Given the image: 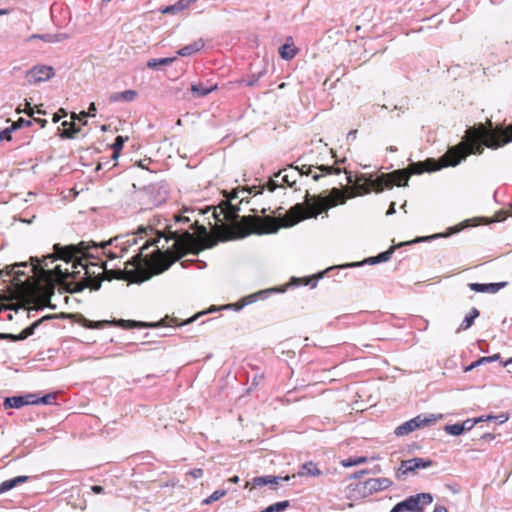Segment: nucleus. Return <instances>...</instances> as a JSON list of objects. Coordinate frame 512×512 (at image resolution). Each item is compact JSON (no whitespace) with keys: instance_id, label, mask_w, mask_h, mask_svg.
<instances>
[{"instance_id":"nucleus-1","label":"nucleus","mask_w":512,"mask_h":512,"mask_svg":"<svg viewBox=\"0 0 512 512\" xmlns=\"http://www.w3.org/2000/svg\"><path fill=\"white\" fill-rule=\"evenodd\" d=\"M489 127L480 125L478 128H469L466 131L465 142L452 147L440 159L441 165H437L434 161L428 160L426 163H413L408 169H399L391 173H383L377 178L365 179L363 187L364 193L371 190L376 193L382 192L385 188H392L393 185L407 186L411 174H421L423 171H436L441 167L456 166L462 159L469 154H481L484 150L483 146L491 149H497L512 141V125L503 128H493L491 121L488 122Z\"/></svg>"},{"instance_id":"nucleus-2","label":"nucleus","mask_w":512,"mask_h":512,"mask_svg":"<svg viewBox=\"0 0 512 512\" xmlns=\"http://www.w3.org/2000/svg\"><path fill=\"white\" fill-rule=\"evenodd\" d=\"M136 244V237L132 236L126 241L116 237L110 239L108 242H102L101 244H92L86 242H80L77 245H68L65 247H58L55 245L56 256L48 255L43 260V265L38 263V266L42 270L48 267L49 263H53L55 259L63 260V265H57L52 271V274L57 278L58 281L62 282L63 285L67 286L70 292H80L85 287L90 286L93 290H98L101 286V281L91 279L89 276V266H99V268L106 270V263L101 261L98 263L88 262L89 259H99L100 254H105L110 260L119 257V254L112 251H107L108 245H115L116 248H120L121 253L124 252L127 246Z\"/></svg>"},{"instance_id":"nucleus-3","label":"nucleus","mask_w":512,"mask_h":512,"mask_svg":"<svg viewBox=\"0 0 512 512\" xmlns=\"http://www.w3.org/2000/svg\"><path fill=\"white\" fill-rule=\"evenodd\" d=\"M346 197L343 193L333 188L329 196H313L306 195L304 204H296L291 207L284 216L277 218L271 216H245L241 219V223L249 230L241 237L250 232L258 234L276 233L280 227H291L307 218H315L323 211L327 212L330 207L336 206L338 203L344 204Z\"/></svg>"},{"instance_id":"nucleus-4","label":"nucleus","mask_w":512,"mask_h":512,"mask_svg":"<svg viewBox=\"0 0 512 512\" xmlns=\"http://www.w3.org/2000/svg\"><path fill=\"white\" fill-rule=\"evenodd\" d=\"M174 236H177V233L173 232ZM173 251H170V248L167 249L166 252H162L159 248H157L154 253L155 255L154 262L150 266H146L143 263L142 252L137 253L131 261H126L123 270H119L121 273V277L135 283H142L148 279H150L155 274H160L167 270L177 259L185 255L188 247L178 238L173 237L172 247Z\"/></svg>"},{"instance_id":"nucleus-5","label":"nucleus","mask_w":512,"mask_h":512,"mask_svg":"<svg viewBox=\"0 0 512 512\" xmlns=\"http://www.w3.org/2000/svg\"><path fill=\"white\" fill-rule=\"evenodd\" d=\"M441 418V414H420L398 426L394 433L396 436H405L422 427L433 425Z\"/></svg>"},{"instance_id":"nucleus-6","label":"nucleus","mask_w":512,"mask_h":512,"mask_svg":"<svg viewBox=\"0 0 512 512\" xmlns=\"http://www.w3.org/2000/svg\"><path fill=\"white\" fill-rule=\"evenodd\" d=\"M432 501L431 494L419 493L397 503L390 512H423V507L431 504Z\"/></svg>"},{"instance_id":"nucleus-7","label":"nucleus","mask_w":512,"mask_h":512,"mask_svg":"<svg viewBox=\"0 0 512 512\" xmlns=\"http://www.w3.org/2000/svg\"><path fill=\"white\" fill-rule=\"evenodd\" d=\"M238 198V192L233 191L226 201H223L213 210V217L216 222H229L234 224L238 218L239 209L231 203V200Z\"/></svg>"},{"instance_id":"nucleus-8","label":"nucleus","mask_w":512,"mask_h":512,"mask_svg":"<svg viewBox=\"0 0 512 512\" xmlns=\"http://www.w3.org/2000/svg\"><path fill=\"white\" fill-rule=\"evenodd\" d=\"M392 485L389 478H371L365 482L355 485L353 491L357 493L358 497L365 498L374 493L388 489Z\"/></svg>"},{"instance_id":"nucleus-9","label":"nucleus","mask_w":512,"mask_h":512,"mask_svg":"<svg viewBox=\"0 0 512 512\" xmlns=\"http://www.w3.org/2000/svg\"><path fill=\"white\" fill-rule=\"evenodd\" d=\"M55 75L52 66L36 65L26 73V79L29 84H38L51 79Z\"/></svg>"},{"instance_id":"nucleus-10","label":"nucleus","mask_w":512,"mask_h":512,"mask_svg":"<svg viewBox=\"0 0 512 512\" xmlns=\"http://www.w3.org/2000/svg\"><path fill=\"white\" fill-rule=\"evenodd\" d=\"M433 462L429 459L424 458H412L409 460L402 461L400 471L402 474L415 471L417 469H425L432 466Z\"/></svg>"},{"instance_id":"nucleus-11","label":"nucleus","mask_w":512,"mask_h":512,"mask_svg":"<svg viewBox=\"0 0 512 512\" xmlns=\"http://www.w3.org/2000/svg\"><path fill=\"white\" fill-rule=\"evenodd\" d=\"M323 474V472L318 468V465L312 461H308L303 463L300 466L299 471L297 474L292 475V478H295L296 476L299 477H319Z\"/></svg>"},{"instance_id":"nucleus-12","label":"nucleus","mask_w":512,"mask_h":512,"mask_svg":"<svg viewBox=\"0 0 512 512\" xmlns=\"http://www.w3.org/2000/svg\"><path fill=\"white\" fill-rule=\"evenodd\" d=\"M506 285V282L499 283H469L470 290L478 293H496Z\"/></svg>"},{"instance_id":"nucleus-13","label":"nucleus","mask_w":512,"mask_h":512,"mask_svg":"<svg viewBox=\"0 0 512 512\" xmlns=\"http://www.w3.org/2000/svg\"><path fill=\"white\" fill-rule=\"evenodd\" d=\"M290 476L287 475L285 477L266 475V476H258L252 479L253 487H262L265 485H277L280 481H288L290 480Z\"/></svg>"},{"instance_id":"nucleus-14","label":"nucleus","mask_w":512,"mask_h":512,"mask_svg":"<svg viewBox=\"0 0 512 512\" xmlns=\"http://www.w3.org/2000/svg\"><path fill=\"white\" fill-rule=\"evenodd\" d=\"M297 54V49L294 46L291 37L286 39V42L279 48V55L284 60H291Z\"/></svg>"},{"instance_id":"nucleus-15","label":"nucleus","mask_w":512,"mask_h":512,"mask_svg":"<svg viewBox=\"0 0 512 512\" xmlns=\"http://www.w3.org/2000/svg\"><path fill=\"white\" fill-rule=\"evenodd\" d=\"M28 479V476H17L15 478L3 481L0 483V494L15 488L19 484L25 483Z\"/></svg>"},{"instance_id":"nucleus-16","label":"nucleus","mask_w":512,"mask_h":512,"mask_svg":"<svg viewBox=\"0 0 512 512\" xmlns=\"http://www.w3.org/2000/svg\"><path fill=\"white\" fill-rule=\"evenodd\" d=\"M204 47V42L199 39L191 44H188L184 47H182L181 49H179L177 51V54L180 55V56H189V55H192L193 53H196L198 52L199 50H201L202 48Z\"/></svg>"},{"instance_id":"nucleus-17","label":"nucleus","mask_w":512,"mask_h":512,"mask_svg":"<svg viewBox=\"0 0 512 512\" xmlns=\"http://www.w3.org/2000/svg\"><path fill=\"white\" fill-rule=\"evenodd\" d=\"M137 92L135 90H125L123 92L113 93L110 96L111 102H117V101H125V102H131L136 99Z\"/></svg>"},{"instance_id":"nucleus-18","label":"nucleus","mask_w":512,"mask_h":512,"mask_svg":"<svg viewBox=\"0 0 512 512\" xmlns=\"http://www.w3.org/2000/svg\"><path fill=\"white\" fill-rule=\"evenodd\" d=\"M297 175L298 172L295 169L291 170L290 172H288L287 169H284L282 171H279L276 174V177L282 176V181L291 187L296 183Z\"/></svg>"},{"instance_id":"nucleus-19","label":"nucleus","mask_w":512,"mask_h":512,"mask_svg":"<svg viewBox=\"0 0 512 512\" xmlns=\"http://www.w3.org/2000/svg\"><path fill=\"white\" fill-rule=\"evenodd\" d=\"M479 316V311L476 308H472L470 313L464 318L462 323L460 324L458 331L467 330L469 329L473 323L474 320Z\"/></svg>"},{"instance_id":"nucleus-20","label":"nucleus","mask_w":512,"mask_h":512,"mask_svg":"<svg viewBox=\"0 0 512 512\" xmlns=\"http://www.w3.org/2000/svg\"><path fill=\"white\" fill-rule=\"evenodd\" d=\"M217 85L206 87L202 83H196L191 85V91L196 94L198 97H204L208 95L210 92L215 90Z\"/></svg>"},{"instance_id":"nucleus-21","label":"nucleus","mask_w":512,"mask_h":512,"mask_svg":"<svg viewBox=\"0 0 512 512\" xmlns=\"http://www.w3.org/2000/svg\"><path fill=\"white\" fill-rule=\"evenodd\" d=\"M32 38H39L46 42H61L68 38V35L65 33H58V34H45V35H33Z\"/></svg>"},{"instance_id":"nucleus-22","label":"nucleus","mask_w":512,"mask_h":512,"mask_svg":"<svg viewBox=\"0 0 512 512\" xmlns=\"http://www.w3.org/2000/svg\"><path fill=\"white\" fill-rule=\"evenodd\" d=\"M176 60V57H166V58H158V59H150L147 62V67L150 69H155L160 66H166L173 63Z\"/></svg>"},{"instance_id":"nucleus-23","label":"nucleus","mask_w":512,"mask_h":512,"mask_svg":"<svg viewBox=\"0 0 512 512\" xmlns=\"http://www.w3.org/2000/svg\"><path fill=\"white\" fill-rule=\"evenodd\" d=\"M392 254H393V248H390L389 250L382 252L375 257L368 258L365 262L370 263V264L386 262L391 258Z\"/></svg>"},{"instance_id":"nucleus-24","label":"nucleus","mask_w":512,"mask_h":512,"mask_svg":"<svg viewBox=\"0 0 512 512\" xmlns=\"http://www.w3.org/2000/svg\"><path fill=\"white\" fill-rule=\"evenodd\" d=\"M62 126L69 127L61 133L62 138H74L75 135L79 132V128H76L74 122L63 121Z\"/></svg>"},{"instance_id":"nucleus-25","label":"nucleus","mask_w":512,"mask_h":512,"mask_svg":"<svg viewBox=\"0 0 512 512\" xmlns=\"http://www.w3.org/2000/svg\"><path fill=\"white\" fill-rule=\"evenodd\" d=\"M5 408H21L25 406L22 396L8 397L4 401Z\"/></svg>"},{"instance_id":"nucleus-26","label":"nucleus","mask_w":512,"mask_h":512,"mask_svg":"<svg viewBox=\"0 0 512 512\" xmlns=\"http://www.w3.org/2000/svg\"><path fill=\"white\" fill-rule=\"evenodd\" d=\"M47 317H43L42 319L34 322L32 325H30L29 327L25 328L20 334L16 335L17 337V341H20V340H24L26 339L27 337L31 336L34 334V331H35V328L38 327V325L43 321L45 320Z\"/></svg>"},{"instance_id":"nucleus-27","label":"nucleus","mask_w":512,"mask_h":512,"mask_svg":"<svg viewBox=\"0 0 512 512\" xmlns=\"http://www.w3.org/2000/svg\"><path fill=\"white\" fill-rule=\"evenodd\" d=\"M366 462H367V458L364 456H360V457H350V458L344 459L340 463L343 467L348 468V467L357 466V465H360V464H363Z\"/></svg>"},{"instance_id":"nucleus-28","label":"nucleus","mask_w":512,"mask_h":512,"mask_svg":"<svg viewBox=\"0 0 512 512\" xmlns=\"http://www.w3.org/2000/svg\"><path fill=\"white\" fill-rule=\"evenodd\" d=\"M289 505H290L289 501L285 500V501L274 503V504L268 506L266 509L262 510L261 512H282L286 508H288Z\"/></svg>"},{"instance_id":"nucleus-29","label":"nucleus","mask_w":512,"mask_h":512,"mask_svg":"<svg viewBox=\"0 0 512 512\" xmlns=\"http://www.w3.org/2000/svg\"><path fill=\"white\" fill-rule=\"evenodd\" d=\"M127 140V137L124 138L123 136H117L114 143L112 144L113 149V158H117L120 151L123 148L124 142Z\"/></svg>"},{"instance_id":"nucleus-30","label":"nucleus","mask_w":512,"mask_h":512,"mask_svg":"<svg viewBox=\"0 0 512 512\" xmlns=\"http://www.w3.org/2000/svg\"><path fill=\"white\" fill-rule=\"evenodd\" d=\"M444 430L446 433L453 435V436H459L464 432L461 423L446 425L444 427Z\"/></svg>"},{"instance_id":"nucleus-31","label":"nucleus","mask_w":512,"mask_h":512,"mask_svg":"<svg viewBox=\"0 0 512 512\" xmlns=\"http://www.w3.org/2000/svg\"><path fill=\"white\" fill-rule=\"evenodd\" d=\"M484 416H480L477 418L467 419L461 423L463 427V431H470L476 424L483 422Z\"/></svg>"},{"instance_id":"nucleus-32","label":"nucleus","mask_w":512,"mask_h":512,"mask_svg":"<svg viewBox=\"0 0 512 512\" xmlns=\"http://www.w3.org/2000/svg\"><path fill=\"white\" fill-rule=\"evenodd\" d=\"M226 495V490H216L209 497L202 501L203 504L208 505L214 501L219 500L220 498Z\"/></svg>"},{"instance_id":"nucleus-33","label":"nucleus","mask_w":512,"mask_h":512,"mask_svg":"<svg viewBox=\"0 0 512 512\" xmlns=\"http://www.w3.org/2000/svg\"><path fill=\"white\" fill-rule=\"evenodd\" d=\"M56 401V394L49 393L44 395L43 397H38V404L51 405Z\"/></svg>"},{"instance_id":"nucleus-34","label":"nucleus","mask_w":512,"mask_h":512,"mask_svg":"<svg viewBox=\"0 0 512 512\" xmlns=\"http://www.w3.org/2000/svg\"><path fill=\"white\" fill-rule=\"evenodd\" d=\"M278 291H280V290L277 289V288H270V289H265V290L258 291V292L255 293V295H257V299L258 300H263V299H266L272 293H275V292H278Z\"/></svg>"},{"instance_id":"nucleus-35","label":"nucleus","mask_w":512,"mask_h":512,"mask_svg":"<svg viewBox=\"0 0 512 512\" xmlns=\"http://www.w3.org/2000/svg\"><path fill=\"white\" fill-rule=\"evenodd\" d=\"M15 131V127H13L12 125L8 128H5L3 129L2 131H0V140H10L11 139V133Z\"/></svg>"},{"instance_id":"nucleus-36","label":"nucleus","mask_w":512,"mask_h":512,"mask_svg":"<svg viewBox=\"0 0 512 512\" xmlns=\"http://www.w3.org/2000/svg\"><path fill=\"white\" fill-rule=\"evenodd\" d=\"M25 405L38 404V397L35 394H27L22 396Z\"/></svg>"},{"instance_id":"nucleus-37","label":"nucleus","mask_w":512,"mask_h":512,"mask_svg":"<svg viewBox=\"0 0 512 512\" xmlns=\"http://www.w3.org/2000/svg\"><path fill=\"white\" fill-rule=\"evenodd\" d=\"M30 125H31V121L30 120H25L23 118L18 119L16 122H14L12 124V126L15 127V130L18 129V128H21L23 126H30Z\"/></svg>"},{"instance_id":"nucleus-38","label":"nucleus","mask_w":512,"mask_h":512,"mask_svg":"<svg viewBox=\"0 0 512 512\" xmlns=\"http://www.w3.org/2000/svg\"><path fill=\"white\" fill-rule=\"evenodd\" d=\"M256 301H258L257 295H255V293H253V294H250V295H248V296L243 298V304L242 305L243 306L244 305H249V304H252V303H254Z\"/></svg>"},{"instance_id":"nucleus-39","label":"nucleus","mask_w":512,"mask_h":512,"mask_svg":"<svg viewBox=\"0 0 512 512\" xmlns=\"http://www.w3.org/2000/svg\"><path fill=\"white\" fill-rule=\"evenodd\" d=\"M194 0H179L176 4L177 11L185 9Z\"/></svg>"},{"instance_id":"nucleus-40","label":"nucleus","mask_w":512,"mask_h":512,"mask_svg":"<svg viewBox=\"0 0 512 512\" xmlns=\"http://www.w3.org/2000/svg\"><path fill=\"white\" fill-rule=\"evenodd\" d=\"M16 112L17 113H26L28 114L29 116H32L33 115V109L30 107V103L29 102H26V108L23 109L21 108L20 106L16 109Z\"/></svg>"},{"instance_id":"nucleus-41","label":"nucleus","mask_w":512,"mask_h":512,"mask_svg":"<svg viewBox=\"0 0 512 512\" xmlns=\"http://www.w3.org/2000/svg\"><path fill=\"white\" fill-rule=\"evenodd\" d=\"M318 169H319V170H321L322 172L327 173V174H331V173H333V172H334V173H339V172H340V170H339V169H335V168H333V167H330V166H324V165L319 166V167H318Z\"/></svg>"},{"instance_id":"nucleus-42","label":"nucleus","mask_w":512,"mask_h":512,"mask_svg":"<svg viewBox=\"0 0 512 512\" xmlns=\"http://www.w3.org/2000/svg\"><path fill=\"white\" fill-rule=\"evenodd\" d=\"M0 339L1 340H10V341H17V337L14 334H8V333H0Z\"/></svg>"},{"instance_id":"nucleus-43","label":"nucleus","mask_w":512,"mask_h":512,"mask_svg":"<svg viewBox=\"0 0 512 512\" xmlns=\"http://www.w3.org/2000/svg\"><path fill=\"white\" fill-rule=\"evenodd\" d=\"M297 172H298V175L299 174H306V175H309L311 173V167L310 166H307V165H302L301 168H297L295 169Z\"/></svg>"},{"instance_id":"nucleus-44","label":"nucleus","mask_w":512,"mask_h":512,"mask_svg":"<svg viewBox=\"0 0 512 512\" xmlns=\"http://www.w3.org/2000/svg\"><path fill=\"white\" fill-rule=\"evenodd\" d=\"M190 475H191L193 478L198 479V478L202 477V475H203V470H202V469H199V468H197V469H193V470H191V471H190Z\"/></svg>"},{"instance_id":"nucleus-45","label":"nucleus","mask_w":512,"mask_h":512,"mask_svg":"<svg viewBox=\"0 0 512 512\" xmlns=\"http://www.w3.org/2000/svg\"><path fill=\"white\" fill-rule=\"evenodd\" d=\"M500 358L499 354H494L492 356L482 357V361H487L488 363L496 361Z\"/></svg>"},{"instance_id":"nucleus-46","label":"nucleus","mask_w":512,"mask_h":512,"mask_svg":"<svg viewBox=\"0 0 512 512\" xmlns=\"http://www.w3.org/2000/svg\"><path fill=\"white\" fill-rule=\"evenodd\" d=\"M493 420H497L499 423H505L508 420V416L505 414H500L498 416H494Z\"/></svg>"},{"instance_id":"nucleus-47","label":"nucleus","mask_w":512,"mask_h":512,"mask_svg":"<svg viewBox=\"0 0 512 512\" xmlns=\"http://www.w3.org/2000/svg\"><path fill=\"white\" fill-rule=\"evenodd\" d=\"M175 12H178V11H177V8H176V4L171 5V6H167V7L163 10V13H175Z\"/></svg>"},{"instance_id":"nucleus-48","label":"nucleus","mask_w":512,"mask_h":512,"mask_svg":"<svg viewBox=\"0 0 512 512\" xmlns=\"http://www.w3.org/2000/svg\"><path fill=\"white\" fill-rule=\"evenodd\" d=\"M481 439L485 441H492L495 439V435L491 433H485L484 435H482Z\"/></svg>"},{"instance_id":"nucleus-49","label":"nucleus","mask_w":512,"mask_h":512,"mask_svg":"<svg viewBox=\"0 0 512 512\" xmlns=\"http://www.w3.org/2000/svg\"><path fill=\"white\" fill-rule=\"evenodd\" d=\"M95 112H96V106H95V103L92 102L89 105L88 114H89V116H95Z\"/></svg>"},{"instance_id":"nucleus-50","label":"nucleus","mask_w":512,"mask_h":512,"mask_svg":"<svg viewBox=\"0 0 512 512\" xmlns=\"http://www.w3.org/2000/svg\"><path fill=\"white\" fill-rule=\"evenodd\" d=\"M395 205V202H392L390 204L389 209L386 212V215H393L396 212Z\"/></svg>"},{"instance_id":"nucleus-51","label":"nucleus","mask_w":512,"mask_h":512,"mask_svg":"<svg viewBox=\"0 0 512 512\" xmlns=\"http://www.w3.org/2000/svg\"><path fill=\"white\" fill-rule=\"evenodd\" d=\"M80 116H81V117H87V116H89V114H88V112L82 111V112L80 113V115H77V114H75V113H72V116H71V117H72V119H73V120H75V119H79V118H80Z\"/></svg>"},{"instance_id":"nucleus-52","label":"nucleus","mask_w":512,"mask_h":512,"mask_svg":"<svg viewBox=\"0 0 512 512\" xmlns=\"http://www.w3.org/2000/svg\"><path fill=\"white\" fill-rule=\"evenodd\" d=\"M92 491L96 494H99L103 491V487L99 486V485H94L91 487Z\"/></svg>"},{"instance_id":"nucleus-53","label":"nucleus","mask_w":512,"mask_h":512,"mask_svg":"<svg viewBox=\"0 0 512 512\" xmlns=\"http://www.w3.org/2000/svg\"><path fill=\"white\" fill-rule=\"evenodd\" d=\"M367 473H368V470H361V471L355 473L353 476H351V478H360L364 474H367Z\"/></svg>"},{"instance_id":"nucleus-54","label":"nucleus","mask_w":512,"mask_h":512,"mask_svg":"<svg viewBox=\"0 0 512 512\" xmlns=\"http://www.w3.org/2000/svg\"><path fill=\"white\" fill-rule=\"evenodd\" d=\"M433 512H448L444 506L436 505Z\"/></svg>"},{"instance_id":"nucleus-55","label":"nucleus","mask_w":512,"mask_h":512,"mask_svg":"<svg viewBox=\"0 0 512 512\" xmlns=\"http://www.w3.org/2000/svg\"><path fill=\"white\" fill-rule=\"evenodd\" d=\"M34 121L39 123L42 128H44L47 124V120L45 119L35 118Z\"/></svg>"},{"instance_id":"nucleus-56","label":"nucleus","mask_w":512,"mask_h":512,"mask_svg":"<svg viewBox=\"0 0 512 512\" xmlns=\"http://www.w3.org/2000/svg\"><path fill=\"white\" fill-rule=\"evenodd\" d=\"M360 265H362V263L355 262V263H349V264L341 265L339 267L340 268H346V267H356V266H360Z\"/></svg>"},{"instance_id":"nucleus-57","label":"nucleus","mask_w":512,"mask_h":512,"mask_svg":"<svg viewBox=\"0 0 512 512\" xmlns=\"http://www.w3.org/2000/svg\"><path fill=\"white\" fill-rule=\"evenodd\" d=\"M268 186L270 191H274L277 188V184L273 180L269 181Z\"/></svg>"},{"instance_id":"nucleus-58","label":"nucleus","mask_w":512,"mask_h":512,"mask_svg":"<svg viewBox=\"0 0 512 512\" xmlns=\"http://www.w3.org/2000/svg\"><path fill=\"white\" fill-rule=\"evenodd\" d=\"M60 118H61V115L59 113H55L53 115V119L52 120H53L54 123H57V122H59Z\"/></svg>"},{"instance_id":"nucleus-59","label":"nucleus","mask_w":512,"mask_h":512,"mask_svg":"<svg viewBox=\"0 0 512 512\" xmlns=\"http://www.w3.org/2000/svg\"><path fill=\"white\" fill-rule=\"evenodd\" d=\"M356 133H357L356 130L350 131L349 134H348V139H350V138L355 139L356 138Z\"/></svg>"},{"instance_id":"nucleus-60","label":"nucleus","mask_w":512,"mask_h":512,"mask_svg":"<svg viewBox=\"0 0 512 512\" xmlns=\"http://www.w3.org/2000/svg\"><path fill=\"white\" fill-rule=\"evenodd\" d=\"M477 366H479V365H478V364H476V361H475V362H473L472 364H470V365L467 367L466 371H470V370H472L473 368H475V367H477Z\"/></svg>"},{"instance_id":"nucleus-61","label":"nucleus","mask_w":512,"mask_h":512,"mask_svg":"<svg viewBox=\"0 0 512 512\" xmlns=\"http://www.w3.org/2000/svg\"><path fill=\"white\" fill-rule=\"evenodd\" d=\"M258 79H259V76L257 78H255V79H252V80L248 81L247 85L248 86H253L257 82Z\"/></svg>"},{"instance_id":"nucleus-62","label":"nucleus","mask_w":512,"mask_h":512,"mask_svg":"<svg viewBox=\"0 0 512 512\" xmlns=\"http://www.w3.org/2000/svg\"><path fill=\"white\" fill-rule=\"evenodd\" d=\"M230 482L232 483H238L239 482V477L238 476H233L229 479Z\"/></svg>"},{"instance_id":"nucleus-63","label":"nucleus","mask_w":512,"mask_h":512,"mask_svg":"<svg viewBox=\"0 0 512 512\" xmlns=\"http://www.w3.org/2000/svg\"><path fill=\"white\" fill-rule=\"evenodd\" d=\"M512 363V357L509 358L507 361L503 362V366L504 367H507L508 365H510Z\"/></svg>"},{"instance_id":"nucleus-64","label":"nucleus","mask_w":512,"mask_h":512,"mask_svg":"<svg viewBox=\"0 0 512 512\" xmlns=\"http://www.w3.org/2000/svg\"><path fill=\"white\" fill-rule=\"evenodd\" d=\"M387 151H389V152H396L397 148L395 146H389V147H387Z\"/></svg>"}]
</instances>
